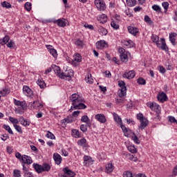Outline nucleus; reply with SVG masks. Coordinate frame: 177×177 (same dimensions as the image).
Returning <instances> with one entry per match:
<instances>
[{"label":"nucleus","mask_w":177,"mask_h":177,"mask_svg":"<svg viewBox=\"0 0 177 177\" xmlns=\"http://www.w3.org/2000/svg\"><path fill=\"white\" fill-rule=\"evenodd\" d=\"M70 100L72 104L71 110H84V109H86V105L84 104L85 103V99L79 94H72L70 97Z\"/></svg>","instance_id":"f257e3e1"},{"label":"nucleus","mask_w":177,"mask_h":177,"mask_svg":"<svg viewBox=\"0 0 177 177\" xmlns=\"http://www.w3.org/2000/svg\"><path fill=\"white\" fill-rule=\"evenodd\" d=\"M151 39L153 44H156L158 48H160V49H162V50H165V52H168L169 48L167 46V43H165V39L161 38L160 43V37H158V36L156 35L152 34Z\"/></svg>","instance_id":"f03ea898"},{"label":"nucleus","mask_w":177,"mask_h":177,"mask_svg":"<svg viewBox=\"0 0 177 177\" xmlns=\"http://www.w3.org/2000/svg\"><path fill=\"white\" fill-rule=\"evenodd\" d=\"M15 157L16 158H18V160H21L24 164H27V165H30V164H32V159H31V157L27 155L21 156V153L17 152L15 153Z\"/></svg>","instance_id":"7ed1b4c3"},{"label":"nucleus","mask_w":177,"mask_h":177,"mask_svg":"<svg viewBox=\"0 0 177 177\" xmlns=\"http://www.w3.org/2000/svg\"><path fill=\"white\" fill-rule=\"evenodd\" d=\"M147 107L151 109L152 111H156V113L158 114H160V113H161V106H160V105H158L156 102H147Z\"/></svg>","instance_id":"20e7f679"},{"label":"nucleus","mask_w":177,"mask_h":177,"mask_svg":"<svg viewBox=\"0 0 177 177\" xmlns=\"http://www.w3.org/2000/svg\"><path fill=\"white\" fill-rule=\"evenodd\" d=\"M74 77V71L73 70H64V71L62 72V74L59 75V78L64 80V78H73Z\"/></svg>","instance_id":"39448f33"},{"label":"nucleus","mask_w":177,"mask_h":177,"mask_svg":"<svg viewBox=\"0 0 177 177\" xmlns=\"http://www.w3.org/2000/svg\"><path fill=\"white\" fill-rule=\"evenodd\" d=\"M94 3L97 9L100 12L106 10V3L104 0H95Z\"/></svg>","instance_id":"423d86ee"},{"label":"nucleus","mask_w":177,"mask_h":177,"mask_svg":"<svg viewBox=\"0 0 177 177\" xmlns=\"http://www.w3.org/2000/svg\"><path fill=\"white\" fill-rule=\"evenodd\" d=\"M63 177H74L75 176V173L71 171L68 167H65L63 169Z\"/></svg>","instance_id":"0eeeda50"},{"label":"nucleus","mask_w":177,"mask_h":177,"mask_svg":"<svg viewBox=\"0 0 177 177\" xmlns=\"http://www.w3.org/2000/svg\"><path fill=\"white\" fill-rule=\"evenodd\" d=\"M95 45L97 49H104V48H109V44L104 40L97 41Z\"/></svg>","instance_id":"6e6552de"},{"label":"nucleus","mask_w":177,"mask_h":177,"mask_svg":"<svg viewBox=\"0 0 177 177\" xmlns=\"http://www.w3.org/2000/svg\"><path fill=\"white\" fill-rule=\"evenodd\" d=\"M82 60V57H81L80 54L77 53L73 56L72 64L76 67V66H78V63H81Z\"/></svg>","instance_id":"1a4fd4ad"},{"label":"nucleus","mask_w":177,"mask_h":177,"mask_svg":"<svg viewBox=\"0 0 177 177\" xmlns=\"http://www.w3.org/2000/svg\"><path fill=\"white\" fill-rule=\"evenodd\" d=\"M14 104L15 106H20L21 110H26V109H27V104L26 103V101L21 102L20 100L14 99Z\"/></svg>","instance_id":"9d476101"},{"label":"nucleus","mask_w":177,"mask_h":177,"mask_svg":"<svg viewBox=\"0 0 177 177\" xmlns=\"http://www.w3.org/2000/svg\"><path fill=\"white\" fill-rule=\"evenodd\" d=\"M23 92L26 96L31 97L32 96V90L28 87V86H24L23 87Z\"/></svg>","instance_id":"9b49d317"},{"label":"nucleus","mask_w":177,"mask_h":177,"mask_svg":"<svg viewBox=\"0 0 177 177\" xmlns=\"http://www.w3.org/2000/svg\"><path fill=\"white\" fill-rule=\"evenodd\" d=\"M168 97L167 94L164 92L159 93L158 95V100L160 102V103H164V102H167Z\"/></svg>","instance_id":"f8f14e48"},{"label":"nucleus","mask_w":177,"mask_h":177,"mask_svg":"<svg viewBox=\"0 0 177 177\" xmlns=\"http://www.w3.org/2000/svg\"><path fill=\"white\" fill-rule=\"evenodd\" d=\"M95 120H97V121H99V122H100L101 124H104L106 121H107V120L106 119V116H104L102 113H98L95 115Z\"/></svg>","instance_id":"ddd939ff"},{"label":"nucleus","mask_w":177,"mask_h":177,"mask_svg":"<svg viewBox=\"0 0 177 177\" xmlns=\"http://www.w3.org/2000/svg\"><path fill=\"white\" fill-rule=\"evenodd\" d=\"M53 160L55 162V164H57V165H60V164H62V156H60V154L55 153L53 154Z\"/></svg>","instance_id":"4468645a"},{"label":"nucleus","mask_w":177,"mask_h":177,"mask_svg":"<svg viewBox=\"0 0 177 177\" xmlns=\"http://www.w3.org/2000/svg\"><path fill=\"white\" fill-rule=\"evenodd\" d=\"M127 30L130 34L133 35L134 37H136L138 35V32H139V30L138 28L133 27V26H129L127 28Z\"/></svg>","instance_id":"2eb2a0df"},{"label":"nucleus","mask_w":177,"mask_h":177,"mask_svg":"<svg viewBox=\"0 0 177 177\" xmlns=\"http://www.w3.org/2000/svg\"><path fill=\"white\" fill-rule=\"evenodd\" d=\"M140 124L138 127L139 129H141V131H143L146 127L149 125V120L147 119H144L140 121Z\"/></svg>","instance_id":"dca6fc26"},{"label":"nucleus","mask_w":177,"mask_h":177,"mask_svg":"<svg viewBox=\"0 0 177 177\" xmlns=\"http://www.w3.org/2000/svg\"><path fill=\"white\" fill-rule=\"evenodd\" d=\"M19 122L21 125H23L24 127H30V124H31L30 121H28L27 119H25L23 116L19 118Z\"/></svg>","instance_id":"f3484780"},{"label":"nucleus","mask_w":177,"mask_h":177,"mask_svg":"<svg viewBox=\"0 0 177 177\" xmlns=\"http://www.w3.org/2000/svg\"><path fill=\"white\" fill-rule=\"evenodd\" d=\"M97 19L98 20V21H100V23H101L102 24H104V23L107 22V15L102 14L100 15V16H98L97 17Z\"/></svg>","instance_id":"a211bd4d"},{"label":"nucleus","mask_w":177,"mask_h":177,"mask_svg":"<svg viewBox=\"0 0 177 177\" xmlns=\"http://www.w3.org/2000/svg\"><path fill=\"white\" fill-rule=\"evenodd\" d=\"M54 23H57L58 27H66L67 26V22L64 19H59L55 21Z\"/></svg>","instance_id":"6ab92c4d"},{"label":"nucleus","mask_w":177,"mask_h":177,"mask_svg":"<svg viewBox=\"0 0 177 177\" xmlns=\"http://www.w3.org/2000/svg\"><path fill=\"white\" fill-rule=\"evenodd\" d=\"M124 78H127V80H132L135 77V71H130L128 73H126L123 75Z\"/></svg>","instance_id":"aec40b11"},{"label":"nucleus","mask_w":177,"mask_h":177,"mask_svg":"<svg viewBox=\"0 0 177 177\" xmlns=\"http://www.w3.org/2000/svg\"><path fill=\"white\" fill-rule=\"evenodd\" d=\"M176 37L177 34L175 32L171 33L169 35V41L172 44V45H174V46L176 45Z\"/></svg>","instance_id":"412c9836"},{"label":"nucleus","mask_w":177,"mask_h":177,"mask_svg":"<svg viewBox=\"0 0 177 177\" xmlns=\"http://www.w3.org/2000/svg\"><path fill=\"white\" fill-rule=\"evenodd\" d=\"M118 96L119 97L127 96V86H122V88L118 91Z\"/></svg>","instance_id":"4be33fe9"},{"label":"nucleus","mask_w":177,"mask_h":177,"mask_svg":"<svg viewBox=\"0 0 177 177\" xmlns=\"http://www.w3.org/2000/svg\"><path fill=\"white\" fill-rule=\"evenodd\" d=\"M113 171H114V165H113V164L108 163L106 165L105 172H106V174H111Z\"/></svg>","instance_id":"5701e85b"},{"label":"nucleus","mask_w":177,"mask_h":177,"mask_svg":"<svg viewBox=\"0 0 177 177\" xmlns=\"http://www.w3.org/2000/svg\"><path fill=\"white\" fill-rule=\"evenodd\" d=\"M122 44L124 46H127V48H133V46H135V43H133L132 40H124Z\"/></svg>","instance_id":"b1692460"},{"label":"nucleus","mask_w":177,"mask_h":177,"mask_svg":"<svg viewBox=\"0 0 177 177\" xmlns=\"http://www.w3.org/2000/svg\"><path fill=\"white\" fill-rule=\"evenodd\" d=\"M77 145L79 146H82V147H88V143L86 142V139L85 138H83L80 140H78Z\"/></svg>","instance_id":"393cba45"},{"label":"nucleus","mask_w":177,"mask_h":177,"mask_svg":"<svg viewBox=\"0 0 177 177\" xmlns=\"http://www.w3.org/2000/svg\"><path fill=\"white\" fill-rule=\"evenodd\" d=\"M52 68L55 71V74H57V75H58V77L60 78V74H62V70L60 69V67L56 65H53Z\"/></svg>","instance_id":"a878e982"},{"label":"nucleus","mask_w":177,"mask_h":177,"mask_svg":"<svg viewBox=\"0 0 177 177\" xmlns=\"http://www.w3.org/2000/svg\"><path fill=\"white\" fill-rule=\"evenodd\" d=\"M32 106L36 109V110H41L42 107H44V105L42 104L39 103V101H35L33 102Z\"/></svg>","instance_id":"bb28decb"},{"label":"nucleus","mask_w":177,"mask_h":177,"mask_svg":"<svg viewBox=\"0 0 177 177\" xmlns=\"http://www.w3.org/2000/svg\"><path fill=\"white\" fill-rule=\"evenodd\" d=\"M9 39H10L9 35H6L3 38L0 39V45H6L9 42Z\"/></svg>","instance_id":"cd10ccee"},{"label":"nucleus","mask_w":177,"mask_h":177,"mask_svg":"<svg viewBox=\"0 0 177 177\" xmlns=\"http://www.w3.org/2000/svg\"><path fill=\"white\" fill-rule=\"evenodd\" d=\"M92 160V158L88 156H85L84 157V165L85 167H89V164L91 163V161Z\"/></svg>","instance_id":"c85d7f7f"},{"label":"nucleus","mask_w":177,"mask_h":177,"mask_svg":"<svg viewBox=\"0 0 177 177\" xmlns=\"http://www.w3.org/2000/svg\"><path fill=\"white\" fill-rule=\"evenodd\" d=\"M33 168L35 169L36 172L38 174H41V172H44L42 166L38 165V164H33Z\"/></svg>","instance_id":"c756f323"},{"label":"nucleus","mask_w":177,"mask_h":177,"mask_svg":"<svg viewBox=\"0 0 177 177\" xmlns=\"http://www.w3.org/2000/svg\"><path fill=\"white\" fill-rule=\"evenodd\" d=\"M113 120L114 121H115V122H117L118 124H122V120L121 119L120 115H118V114L113 113Z\"/></svg>","instance_id":"7c9ffc66"},{"label":"nucleus","mask_w":177,"mask_h":177,"mask_svg":"<svg viewBox=\"0 0 177 177\" xmlns=\"http://www.w3.org/2000/svg\"><path fill=\"white\" fill-rule=\"evenodd\" d=\"M85 81L86 84H92L93 82V78H92V75L91 73H88L86 75Z\"/></svg>","instance_id":"2f4dec72"},{"label":"nucleus","mask_w":177,"mask_h":177,"mask_svg":"<svg viewBox=\"0 0 177 177\" xmlns=\"http://www.w3.org/2000/svg\"><path fill=\"white\" fill-rule=\"evenodd\" d=\"M8 120L10 122H11L12 124H13V127H15V125H17V124L20 122V121L17 118L11 116L8 118Z\"/></svg>","instance_id":"473e14b6"},{"label":"nucleus","mask_w":177,"mask_h":177,"mask_svg":"<svg viewBox=\"0 0 177 177\" xmlns=\"http://www.w3.org/2000/svg\"><path fill=\"white\" fill-rule=\"evenodd\" d=\"M72 136L73 138H81V133L77 129L72 130Z\"/></svg>","instance_id":"72a5a7b5"},{"label":"nucleus","mask_w":177,"mask_h":177,"mask_svg":"<svg viewBox=\"0 0 177 177\" xmlns=\"http://www.w3.org/2000/svg\"><path fill=\"white\" fill-rule=\"evenodd\" d=\"M120 58L121 62L127 63V62H128V54H120Z\"/></svg>","instance_id":"f704fd0d"},{"label":"nucleus","mask_w":177,"mask_h":177,"mask_svg":"<svg viewBox=\"0 0 177 177\" xmlns=\"http://www.w3.org/2000/svg\"><path fill=\"white\" fill-rule=\"evenodd\" d=\"M131 139H132V140H133L134 143H136V145H140V140H139V138H138V136H136L135 133H133Z\"/></svg>","instance_id":"c9c22d12"},{"label":"nucleus","mask_w":177,"mask_h":177,"mask_svg":"<svg viewBox=\"0 0 177 177\" xmlns=\"http://www.w3.org/2000/svg\"><path fill=\"white\" fill-rule=\"evenodd\" d=\"M127 4L130 8H132L136 5V0H126Z\"/></svg>","instance_id":"e433bc0d"},{"label":"nucleus","mask_w":177,"mask_h":177,"mask_svg":"<svg viewBox=\"0 0 177 177\" xmlns=\"http://www.w3.org/2000/svg\"><path fill=\"white\" fill-rule=\"evenodd\" d=\"M82 122H85L87 124V125H91V123L89 122V118L88 115H83L81 118Z\"/></svg>","instance_id":"4c0bfd02"},{"label":"nucleus","mask_w":177,"mask_h":177,"mask_svg":"<svg viewBox=\"0 0 177 177\" xmlns=\"http://www.w3.org/2000/svg\"><path fill=\"white\" fill-rule=\"evenodd\" d=\"M111 26L114 29V30H118L120 28V25H118V22L115 21H112L111 22Z\"/></svg>","instance_id":"58836bf2"},{"label":"nucleus","mask_w":177,"mask_h":177,"mask_svg":"<svg viewBox=\"0 0 177 177\" xmlns=\"http://www.w3.org/2000/svg\"><path fill=\"white\" fill-rule=\"evenodd\" d=\"M37 85H39V86L41 88V89H44V88H45V86H46L45 82H44V80H37Z\"/></svg>","instance_id":"ea45409f"},{"label":"nucleus","mask_w":177,"mask_h":177,"mask_svg":"<svg viewBox=\"0 0 177 177\" xmlns=\"http://www.w3.org/2000/svg\"><path fill=\"white\" fill-rule=\"evenodd\" d=\"M1 5L3 8H6V9H9L12 8V5H10V3L8 1H3L1 3Z\"/></svg>","instance_id":"a19ab883"},{"label":"nucleus","mask_w":177,"mask_h":177,"mask_svg":"<svg viewBox=\"0 0 177 177\" xmlns=\"http://www.w3.org/2000/svg\"><path fill=\"white\" fill-rule=\"evenodd\" d=\"M3 128L8 132V133H10V135H13V131H12V129L10 127L8 124H3Z\"/></svg>","instance_id":"79ce46f5"},{"label":"nucleus","mask_w":177,"mask_h":177,"mask_svg":"<svg viewBox=\"0 0 177 177\" xmlns=\"http://www.w3.org/2000/svg\"><path fill=\"white\" fill-rule=\"evenodd\" d=\"M98 32L101 33L102 35H107V30L103 27L98 28Z\"/></svg>","instance_id":"37998d69"},{"label":"nucleus","mask_w":177,"mask_h":177,"mask_svg":"<svg viewBox=\"0 0 177 177\" xmlns=\"http://www.w3.org/2000/svg\"><path fill=\"white\" fill-rule=\"evenodd\" d=\"M128 150L129 151H130V153H132V154H135V153H138V149L133 146H129Z\"/></svg>","instance_id":"c03bdc74"},{"label":"nucleus","mask_w":177,"mask_h":177,"mask_svg":"<svg viewBox=\"0 0 177 177\" xmlns=\"http://www.w3.org/2000/svg\"><path fill=\"white\" fill-rule=\"evenodd\" d=\"M152 9L153 10H155V12H156L157 13H160L161 12V8L157 4L152 6Z\"/></svg>","instance_id":"a18cd8bd"},{"label":"nucleus","mask_w":177,"mask_h":177,"mask_svg":"<svg viewBox=\"0 0 177 177\" xmlns=\"http://www.w3.org/2000/svg\"><path fill=\"white\" fill-rule=\"evenodd\" d=\"M46 137L48 138V139H52V140L56 139V137L55 136V135H53L50 131H47V133L46 134Z\"/></svg>","instance_id":"49530a36"},{"label":"nucleus","mask_w":177,"mask_h":177,"mask_svg":"<svg viewBox=\"0 0 177 177\" xmlns=\"http://www.w3.org/2000/svg\"><path fill=\"white\" fill-rule=\"evenodd\" d=\"M75 46H79V48H82V46H84V41L79 39L75 41Z\"/></svg>","instance_id":"de8ad7c7"},{"label":"nucleus","mask_w":177,"mask_h":177,"mask_svg":"<svg viewBox=\"0 0 177 177\" xmlns=\"http://www.w3.org/2000/svg\"><path fill=\"white\" fill-rule=\"evenodd\" d=\"M137 82L139 84V85H146V80L142 77H139L137 80Z\"/></svg>","instance_id":"09e8293b"},{"label":"nucleus","mask_w":177,"mask_h":177,"mask_svg":"<svg viewBox=\"0 0 177 177\" xmlns=\"http://www.w3.org/2000/svg\"><path fill=\"white\" fill-rule=\"evenodd\" d=\"M86 127H91V124H89V125L81 124L80 125V130L82 131V132L85 133L88 131V128Z\"/></svg>","instance_id":"8fccbe9b"},{"label":"nucleus","mask_w":177,"mask_h":177,"mask_svg":"<svg viewBox=\"0 0 177 177\" xmlns=\"http://www.w3.org/2000/svg\"><path fill=\"white\" fill-rule=\"evenodd\" d=\"M14 128L17 131V132H19V133H23V130L21 129V127L17 124H14Z\"/></svg>","instance_id":"3c124183"},{"label":"nucleus","mask_w":177,"mask_h":177,"mask_svg":"<svg viewBox=\"0 0 177 177\" xmlns=\"http://www.w3.org/2000/svg\"><path fill=\"white\" fill-rule=\"evenodd\" d=\"M123 177H133V175L132 174V172L129 171H125L123 173Z\"/></svg>","instance_id":"603ef678"},{"label":"nucleus","mask_w":177,"mask_h":177,"mask_svg":"<svg viewBox=\"0 0 177 177\" xmlns=\"http://www.w3.org/2000/svg\"><path fill=\"white\" fill-rule=\"evenodd\" d=\"M49 53H50L55 57V59L57 57V51L55 48L50 50Z\"/></svg>","instance_id":"864d4df0"},{"label":"nucleus","mask_w":177,"mask_h":177,"mask_svg":"<svg viewBox=\"0 0 177 177\" xmlns=\"http://www.w3.org/2000/svg\"><path fill=\"white\" fill-rule=\"evenodd\" d=\"M42 168H43V172L44 171L48 172V171L50 169V166L48 164H44L42 166Z\"/></svg>","instance_id":"5fc2aeb1"},{"label":"nucleus","mask_w":177,"mask_h":177,"mask_svg":"<svg viewBox=\"0 0 177 177\" xmlns=\"http://www.w3.org/2000/svg\"><path fill=\"white\" fill-rule=\"evenodd\" d=\"M24 8H25L26 10H27L28 12H30V10H31V3L26 2L25 3Z\"/></svg>","instance_id":"6e6d98bb"},{"label":"nucleus","mask_w":177,"mask_h":177,"mask_svg":"<svg viewBox=\"0 0 177 177\" xmlns=\"http://www.w3.org/2000/svg\"><path fill=\"white\" fill-rule=\"evenodd\" d=\"M13 175H14L15 177H20V176H21L20 170L15 169L13 171Z\"/></svg>","instance_id":"4d7b16f0"},{"label":"nucleus","mask_w":177,"mask_h":177,"mask_svg":"<svg viewBox=\"0 0 177 177\" xmlns=\"http://www.w3.org/2000/svg\"><path fill=\"white\" fill-rule=\"evenodd\" d=\"M162 6L164 8L165 10L167 12L168 10V8H169V3L167 1H165L162 3Z\"/></svg>","instance_id":"13d9d810"},{"label":"nucleus","mask_w":177,"mask_h":177,"mask_svg":"<svg viewBox=\"0 0 177 177\" xmlns=\"http://www.w3.org/2000/svg\"><path fill=\"white\" fill-rule=\"evenodd\" d=\"M15 41L10 40L8 44H7V48H13L15 46Z\"/></svg>","instance_id":"bf43d9fd"},{"label":"nucleus","mask_w":177,"mask_h":177,"mask_svg":"<svg viewBox=\"0 0 177 177\" xmlns=\"http://www.w3.org/2000/svg\"><path fill=\"white\" fill-rule=\"evenodd\" d=\"M147 118L143 117V115L142 113L137 114V120L139 121H142L143 120H146Z\"/></svg>","instance_id":"052dcab7"},{"label":"nucleus","mask_w":177,"mask_h":177,"mask_svg":"<svg viewBox=\"0 0 177 177\" xmlns=\"http://www.w3.org/2000/svg\"><path fill=\"white\" fill-rule=\"evenodd\" d=\"M124 13L126 15V16H129V17H132L133 16V15H132V12H131V10L129 9H127L124 11Z\"/></svg>","instance_id":"680f3d73"},{"label":"nucleus","mask_w":177,"mask_h":177,"mask_svg":"<svg viewBox=\"0 0 177 177\" xmlns=\"http://www.w3.org/2000/svg\"><path fill=\"white\" fill-rule=\"evenodd\" d=\"M168 121H169V122L174 123V122H176V119L175 118V117L169 116L168 117Z\"/></svg>","instance_id":"e2e57ef3"},{"label":"nucleus","mask_w":177,"mask_h":177,"mask_svg":"<svg viewBox=\"0 0 177 177\" xmlns=\"http://www.w3.org/2000/svg\"><path fill=\"white\" fill-rule=\"evenodd\" d=\"M24 177H34V176L32 175V173H31L30 171H26V173H24Z\"/></svg>","instance_id":"0e129e2a"},{"label":"nucleus","mask_w":177,"mask_h":177,"mask_svg":"<svg viewBox=\"0 0 177 177\" xmlns=\"http://www.w3.org/2000/svg\"><path fill=\"white\" fill-rule=\"evenodd\" d=\"M84 27L85 28H88V30H93L95 28L93 27V25H89L88 24H85L84 25Z\"/></svg>","instance_id":"69168bd1"},{"label":"nucleus","mask_w":177,"mask_h":177,"mask_svg":"<svg viewBox=\"0 0 177 177\" xmlns=\"http://www.w3.org/2000/svg\"><path fill=\"white\" fill-rule=\"evenodd\" d=\"M159 71L162 74H165V72H166L165 68H164V66H159Z\"/></svg>","instance_id":"338daca9"},{"label":"nucleus","mask_w":177,"mask_h":177,"mask_svg":"<svg viewBox=\"0 0 177 177\" xmlns=\"http://www.w3.org/2000/svg\"><path fill=\"white\" fill-rule=\"evenodd\" d=\"M104 74H105V77L106 78H110L111 77V73H110V71H106L105 72H104Z\"/></svg>","instance_id":"774afa93"}]
</instances>
